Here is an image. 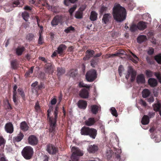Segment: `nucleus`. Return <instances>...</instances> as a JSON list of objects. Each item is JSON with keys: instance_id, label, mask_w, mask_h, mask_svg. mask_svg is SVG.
Here are the masks:
<instances>
[{"instance_id": "680f3d73", "label": "nucleus", "mask_w": 161, "mask_h": 161, "mask_svg": "<svg viewBox=\"0 0 161 161\" xmlns=\"http://www.w3.org/2000/svg\"><path fill=\"white\" fill-rule=\"evenodd\" d=\"M6 141L2 136H0V146L2 145H4Z\"/></svg>"}, {"instance_id": "de8ad7c7", "label": "nucleus", "mask_w": 161, "mask_h": 161, "mask_svg": "<svg viewBox=\"0 0 161 161\" xmlns=\"http://www.w3.org/2000/svg\"><path fill=\"white\" fill-rule=\"evenodd\" d=\"M33 69V67H31L29 70L25 73V77H29L31 74L32 73Z\"/></svg>"}, {"instance_id": "ddd939ff", "label": "nucleus", "mask_w": 161, "mask_h": 161, "mask_svg": "<svg viewBox=\"0 0 161 161\" xmlns=\"http://www.w3.org/2000/svg\"><path fill=\"white\" fill-rule=\"evenodd\" d=\"M62 18L61 17L57 15L55 16L51 22V24L52 26H56L61 22Z\"/></svg>"}, {"instance_id": "bf43d9fd", "label": "nucleus", "mask_w": 161, "mask_h": 161, "mask_svg": "<svg viewBox=\"0 0 161 161\" xmlns=\"http://www.w3.org/2000/svg\"><path fill=\"white\" fill-rule=\"evenodd\" d=\"M124 70L123 66L122 65H120L118 68V72L119 75L121 76L122 74V72Z\"/></svg>"}, {"instance_id": "c9c22d12", "label": "nucleus", "mask_w": 161, "mask_h": 161, "mask_svg": "<svg viewBox=\"0 0 161 161\" xmlns=\"http://www.w3.org/2000/svg\"><path fill=\"white\" fill-rule=\"evenodd\" d=\"M142 93V97L143 98H146L149 96L150 93L148 89H145L143 90Z\"/></svg>"}, {"instance_id": "f8f14e48", "label": "nucleus", "mask_w": 161, "mask_h": 161, "mask_svg": "<svg viewBox=\"0 0 161 161\" xmlns=\"http://www.w3.org/2000/svg\"><path fill=\"white\" fill-rule=\"evenodd\" d=\"M66 48L67 47L65 45L61 44L58 47L56 51L60 56H63L64 54V51Z\"/></svg>"}, {"instance_id": "7c9ffc66", "label": "nucleus", "mask_w": 161, "mask_h": 161, "mask_svg": "<svg viewBox=\"0 0 161 161\" xmlns=\"http://www.w3.org/2000/svg\"><path fill=\"white\" fill-rule=\"evenodd\" d=\"M99 108V107L97 105H91V110L92 113L93 114H96L98 112Z\"/></svg>"}, {"instance_id": "9d476101", "label": "nucleus", "mask_w": 161, "mask_h": 161, "mask_svg": "<svg viewBox=\"0 0 161 161\" xmlns=\"http://www.w3.org/2000/svg\"><path fill=\"white\" fill-rule=\"evenodd\" d=\"M128 73L131 75L130 81L133 82L135 79L136 75V72L133 69L131 66H129L127 71Z\"/></svg>"}, {"instance_id": "c85d7f7f", "label": "nucleus", "mask_w": 161, "mask_h": 161, "mask_svg": "<svg viewBox=\"0 0 161 161\" xmlns=\"http://www.w3.org/2000/svg\"><path fill=\"white\" fill-rule=\"evenodd\" d=\"M111 18V15L110 14H105L103 17L102 22L105 24H107L109 20Z\"/></svg>"}, {"instance_id": "a878e982", "label": "nucleus", "mask_w": 161, "mask_h": 161, "mask_svg": "<svg viewBox=\"0 0 161 161\" xmlns=\"http://www.w3.org/2000/svg\"><path fill=\"white\" fill-rule=\"evenodd\" d=\"M20 128L24 132H26L28 130L29 126L26 122L25 121L21 122L20 124Z\"/></svg>"}, {"instance_id": "58836bf2", "label": "nucleus", "mask_w": 161, "mask_h": 161, "mask_svg": "<svg viewBox=\"0 0 161 161\" xmlns=\"http://www.w3.org/2000/svg\"><path fill=\"white\" fill-rule=\"evenodd\" d=\"M43 31H41L40 30L39 31V37L38 39V44H42L43 42V38L42 36V32Z\"/></svg>"}, {"instance_id": "6e6d98bb", "label": "nucleus", "mask_w": 161, "mask_h": 161, "mask_svg": "<svg viewBox=\"0 0 161 161\" xmlns=\"http://www.w3.org/2000/svg\"><path fill=\"white\" fill-rule=\"evenodd\" d=\"M146 75L147 77H152L153 75V72L149 70H146Z\"/></svg>"}, {"instance_id": "338daca9", "label": "nucleus", "mask_w": 161, "mask_h": 161, "mask_svg": "<svg viewBox=\"0 0 161 161\" xmlns=\"http://www.w3.org/2000/svg\"><path fill=\"white\" fill-rule=\"evenodd\" d=\"M154 52V49L153 48H150L148 51L147 53L148 54L150 55H152Z\"/></svg>"}, {"instance_id": "c756f323", "label": "nucleus", "mask_w": 161, "mask_h": 161, "mask_svg": "<svg viewBox=\"0 0 161 161\" xmlns=\"http://www.w3.org/2000/svg\"><path fill=\"white\" fill-rule=\"evenodd\" d=\"M150 119L148 115H144L142 118L141 123L143 125H146L149 123Z\"/></svg>"}, {"instance_id": "0eeeda50", "label": "nucleus", "mask_w": 161, "mask_h": 161, "mask_svg": "<svg viewBox=\"0 0 161 161\" xmlns=\"http://www.w3.org/2000/svg\"><path fill=\"white\" fill-rule=\"evenodd\" d=\"M46 150L50 154H55L58 152V148L55 146L51 144H49L47 146Z\"/></svg>"}, {"instance_id": "5fc2aeb1", "label": "nucleus", "mask_w": 161, "mask_h": 161, "mask_svg": "<svg viewBox=\"0 0 161 161\" xmlns=\"http://www.w3.org/2000/svg\"><path fill=\"white\" fill-rule=\"evenodd\" d=\"M74 28L71 26L65 29L64 30V31L66 33H68L70 32L71 31H74Z\"/></svg>"}, {"instance_id": "ea45409f", "label": "nucleus", "mask_w": 161, "mask_h": 161, "mask_svg": "<svg viewBox=\"0 0 161 161\" xmlns=\"http://www.w3.org/2000/svg\"><path fill=\"white\" fill-rule=\"evenodd\" d=\"M38 3L39 4L42 5L43 6L46 7H49V5L47 3L46 0H39Z\"/></svg>"}, {"instance_id": "f03ea898", "label": "nucleus", "mask_w": 161, "mask_h": 161, "mask_svg": "<svg viewBox=\"0 0 161 161\" xmlns=\"http://www.w3.org/2000/svg\"><path fill=\"white\" fill-rule=\"evenodd\" d=\"M113 16L114 19L118 22H122L126 18L125 9L120 6L119 4L115 5L113 9Z\"/></svg>"}, {"instance_id": "13d9d810", "label": "nucleus", "mask_w": 161, "mask_h": 161, "mask_svg": "<svg viewBox=\"0 0 161 161\" xmlns=\"http://www.w3.org/2000/svg\"><path fill=\"white\" fill-rule=\"evenodd\" d=\"M130 53L134 57V58L136 59V60H135L132 58V61L134 63H137V61L139 60V58L138 57L131 52H130Z\"/></svg>"}, {"instance_id": "2eb2a0df", "label": "nucleus", "mask_w": 161, "mask_h": 161, "mask_svg": "<svg viewBox=\"0 0 161 161\" xmlns=\"http://www.w3.org/2000/svg\"><path fill=\"white\" fill-rule=\"evenodd\" d=\"M79 95L82 98H87L89 96V92L86 89L83 88L80 91Z\"/></svg>"}, {"instance_id": "49530a36", "label": "nucleus", "mask_w": 161, "mask_h": 161, "mask_svg": "<svg viewBox=\"0 0 161 161\" xmlns=\"http://www.w3.org/2000/svg\"><path fill=\"white\" fill-rule=\"evenodd\" d=\"M34 36L33 34L29 33L27 35L26 39L29 41H31L33 40Z\"/></svg>"}, {"instance_id": "b1692460", "label": "nucleus", "mask_w": 161, "mask_h": 161, "mask_svg": "<svg viewBox=\"0 0 161 161\" xmlns=\"http://www.w3.org/2000/svg\"><path fill=\"white\" fill-rule=\"evenodd\" d=\"M98 147L97 145L95 144L90 145H89L88 151L89 153H95L98 150Z\"/></svg>"}, {"instance_id": "39448f33", "label": "nucleus", "mask_w": 161, "mask_h": 161, "mask_svg": "<svg viewBox=\"0 0 161 161\" xmlns=\"http://www.w3.org/2000/svg\"><path fill=\"white\" fill-rule=\"evenodd\" d=\"M72 152L71 159L73 161H79V156H82L83 153L78 148L73 147L72 148Z\"/></svg>"}, {"instance_id": "09e8293b", "label": "nucleus", "mask_w": 161, "mask_h": 161, "mask_svg": "<svg viewBox=\"0 0 161 161\" xmlns=\"http://www.w3.org/2000/svg\"><path fill=\"white\" fill-rule=\"evenodd\" d=\"M36 21L38 25V26L40 28V30L41 31H43V27L42 25H40V23L41 21L40 19L39 18L38 16H36Z\"/></svg>"}, {"instance_id": "7ed1b4c3", "label": "nucleus", "mask_w": 161, "mask_h": 161, "mask_svg": "<svg viewBox=\"0 0 161 161\" xmlns=\"http://www.w3.org/2000/svg\"><path fill=\"white\" fill-rule=\"evenodd\" d=\"M58 114V107H56L53 113L54 117L50 116L48 120L49 125V130L50 133H53L54 134L55 132V128L57 126V119Z\"/></svg>"}, {"instance_id": "72a5a7b5", "label": "nucleus", "mask_w": 161, "mask_h": 161, "mask_svg": "<svg viewBox=\"0 0 161 161\" xmlns=\"http://www.w3.org/2000/svg\"><path fill=\"white\" fill-rule=\"evenodd\" d=\"M97 14L95 11H92L91 13L90 19L92 21H94L97 20Z\"/></svg>"}, {"instance_id": "dca6fc26", "label": "nucleus", "mask_w": 161, "mask_h": 161, "mask_svg": "<svg viewBox=\"0 0 161 161\" xmlns=\"http://www.w3.org/2000/svg\"><path fill=\"white\" fill-rule=\"evenodd\" d=\"M17 88V86L16 85H15L13 87V99L15 105H17L18 104V96L17 95L16 92Z\"/></svg>"}, {"instance_id": "412c9836", "label": "nucleus", "mask_w": 161, "mask_h": 161, "mask_svg": "<svg viewBox=\"0 0 161 161\" xmlns=\"http://www.w3.org/2000/svg\"><path fill=\"white\" fill-rule=\"evenodd\" d=\"M96 121L94 118L91 117L86 120L85 122V124L86 125L90 126L94 125Z\"/></svg>"}, {"instance_id": "bb28decb", "label": "nucleus", "mask_w": 161, "mask_h": 161, "mask_svg": "<svg viewBox=\"0 0 161 161\" xmlns=\"http://www.w3.org/2000/svg\"><path fill=\"white\" fill-rule=\"evenodd\" d=\"M148 83L151 87H154L157 86L158 82L157 80L154 78H150L148 80Z\"/></svg>"}, {"instance_id": "a211bd4d", "label": "nucleus", "mask_w": 161, "mask_h": 161, "mask_svg": "<svg viewBox=\"0 0 161 161\" xmlns=\"http://www.w3.org/2000/svg\"><path fill=\"white\" fill-rule=\"evenodd\" d=\"M97 130L93 128H90L88 136L93 139H95L97 135Z\"/></svg>"}, {"instance_id": "4468645a", "label": "nucleus", "mask_w": 161, "mask_h": 161, "mask_svg": "<svg viewBox=\"0 0 161 161\" xmlns=\"http://www.w3.org/2000/svg\"><path fill=\"white\" fill-rule=\"evenodd\" d=\"M86 56L83 58V59L84 60L88 59L92 57L95 54V52L93 50L88 49L86 51Z\"/></svg>"}, {"instance_id": "4d7b16f0", "label": "nucleus", "mask_w": 161, "mask_h": 161, "mask_svg": "<svg viewBox=\"0 0 161 161\" xmlns=\"http://www.w3.org/2000/svg\"><path fill=\"white\" fill-rule=\"evenodd\" d=\"M53 108L52 107H50L49 109L47 111V121L49 119V117H50V114L51 113V111L53 110Z\"/></svg>"}, {"instance_id": "79ce46f5", "label": "nucleus", "mask_w": 161, "mask_h": 161, "mask_svg": "<svg viewBox=\"0 0 161 161\" xmlns=\"http://www.w3.org/2000/svg\"><path fill=\"white\" fill-rule=\"evenodd\" d=\"M146 60L147 63L150 64H154V61L153 58L151 57L147 56L146 58Z\"/></svg>"}, {"instance_id": "864d4df0", "label": "nucleus", "mask_w": 161, "mask_h": 161, "mask_svg": "<svg viewBox=\"0 0 161 161\" xmlns=\"http://www.w3.org/2000/svg\"><path fill=\"white\" fill-rule=\"evenodd\" d=\"M77 8V6L75 5L73 6V7L69 9V12L70 15H72L73 13L75 11Z\"/></svg>"}, {"instance_id": "2f4dec72", "label": "nucleus", "mask_w": 161, "mask_h": 161, "mask_svg": "<svg viewBox=\"0 0 161 161\" xmlns=\"http://www.w3.org/2000/svg\"><path fill=\"white\" fill-rule=\"evenodd\" d=\"M22 0H15L13 2L11 7H15L17 6L19 7H21L22 5Z\"/></svg>"}, {"instance_id": "1a4fd4ad", "label": "nucleus", "mask_w": 161, "mask_h": 161, "mask_svg": "<svg viewBox=\"0 0 161 161\" xmlns=\"http://www.w3.org/2000/svg\"><path fill=\"white\" fill-rule=\"evenodd\" d=\"M54 67L52 63H47L44 66L45 72L48 74L52 73L53 72Z\"/></svg>"}, {"instance_id": "69168bd1", "label": "nucleus", "mask_w": 161, "mask_h": 161, "mask_svg": "<svg viewBox=\"0 0 161 161\" xmlns=\"http://www.w3.org/2000/svg\"><path fill=\"white\" fill-rule=\"evenodd\" d=\"M7 103L8 104L7 106V108L9 110H11L12 109V108L11 106V105L10 104L9 100L8 99H7L6 100Z\"/></svg>"}, {"instance_id": "6ab92c4d", "label": "nucleus", "mask_w": 161, "mask_h": 161, "mask_svg": "<svg viewBox=\"0 0 161 161\" xmlns=\"http://www.w3.org/2000/svg\"><path fill=\"white\" fill-rule=\"evenodd\" d=\"M6 131L10 134L12 133L14 131V127L13 124L10 122L7 123L5 126Z\"/></svg>"}, {"instance_id": "052dcab7", "label": "nucleus", "mask_w": 161, "mask_h": 161, "mask_svg": "<svg viewBox=\"0 0 161 161\" xmlns=\"http://www.w3.org/2000/svg\"><path fill=\"white\" fill-rule=\"evenodd\" d=\"M95 59L93 58L91 61V66L93 67H95L97 64V61Z\"/></svg>"}, {"instance_id": "603ef678", "label": "nucleus", "mask_w": 161, "mask_h": 161, "mask_svg": "<svg viewBox=\"0 0 161 161\" xmlns=\"http://www.w3.org/2000/svg\"><path fill=\"white\" fill-rule=\"evenodd\" d=\"M111 110L112 114L114 116L117 117L118 116V114L115 108L114 107H112L111 108Z\"/></svg>"}, {"instance_id": "cd10ccee", "label": "nucleus", "mask_w": 161, "mask_h": 161, "mask_svg": "<svg viewBox=\"0 0 161 161\" xmlns=\"http://www.w3.org/2000/svg\"><path fill=\"white\" fill-rule=\"evenodd\" d=\"M145 82V77L143 74L137 75L136 77V82L138 84H144Z\"/></svg>"}, {"instance_id": "c03bdc74", "label": "nucleus", "mask_w": 161, "mask_h": 161, "mask_svg": "<svg viewBox=\"0 0 161 161\" xmlns=\"http://www.w3.org/2000/svg\"><path fill=\"white\" fill-rule=\"evenodd\" d=\"M18 92L19 93V94L21 95L23 100H25V94L23 90L21 89H18Z\"/></svg>"}, {"instance_id": "4c0bfd02", "label": "nucleus", "mask_w": 161, "mask_h": 161, "mask_svg": "<svg viewBox=\"0 0 161 161\" xmlns=\"http://www.w3.org/2000/svg\"><path fill=\"white\" fill-rule=\"evenodd\" d=\"M21 15L24 19L26 21H27L30 16L29 13L25 11L22 13Z\"/></svg>"}, {"instance_id": "3c124183", "label": "nucleus", "mask_w": 161, "mask_h": 161, "mask_svg": "<svg viewBox=\"0 0 161 161\" xmlns=\"http://www.w3.org/2000/svg\"><path fill=\"white\" fill-rule=\"evenodd\" d=\"M78 0H64V3L65 5L66 6L68 5V3L70 2L71 3H75L78 1Z\"/></svg>"}, {"instance_id": "aec40b11", "label": "nucleus", "mask_w": 161, "mask_h": 161, "mask_svg": "<svg viewBox=\"0 0 161 161\" xmlns=\"http://www.w3.org/2000/svg\"><path fill=\"white\" fill-rule=\"evenodd\" d=\"M77 105L80 108L85 109L87 106V102L85 100H80L77 103Z\"/></svg>"}, {"instance_id": "f257e3e1", "label": "nucleus", "mask_w": 161, "mask_h": 161, "mask_svg": "<svg viewBox=\"0 0 161 161\" xmlns=\"http://www.w3.org/2000/svg\"><path fill=\"white\" fill-rule=\"evenodd\" d=\"M115 152L114 153L110 148H108L106 150L105 155L108 160L112 161H124L126 158L125 155L121 153V150L120 149L114 148Z\"/></svg>"}, {"instance_id": "20e7f679", "label": "nucleus", "mask_w": 161, "mask_h": 161, "mask_svg": "<svg viewBox=\"0 0 161 161\" xmlns=\"http://www.w3.org/2000/svg\"><path fill=\"white\" fill-rule=\"evenodd\" d=\"M22 155L25 159H30L33 154V148L29 146L25 147L21 152Z\"/></svg>"}, {"instance_id": "4be33fe9", "label": "nucleus", "mask_w": 161, "mask_h": 161, "mask_svg": "<svg viewBox=\"0 0 161 161\" xmlns=\"http://www.w3.org/2000/svg\"><path fill=\"white\" fill-rule=\"evenodd\" d=\"M147 23L141 21H139L137 24L138 29L140 31H143L147 27Z\"/></svg>"}, {"instance_id": "8fccbe9b", "label": "nucleus", "mask_w": 161, "mask_h": 161, "mask_svg": "<svg viewBox=\"0 0 161 161\" xmlns=\"http://www.w3.org/2000/svg\"><path fill=\"white\" fill-rule=\"evenodd\" d=\"M154 75L158 80L159 82L161 84V73L159 72H156Z\"/></svg>"}, {"instance_id": "e2e57ef3", "label": "nucleus", "mask_w": 161, "mask_h": 161, "mask_svg": "<svg viewBox=\"0 0 161 161\" xmlns=\"http://www.w3.org/2000/svg\"><path fill=\"white\" fill-rule=\"evenodd\" d=\"M155 112H149L148 114V116L149 118H153L154 117L155 115Z\"/></svg>"}, {"instance_id": "37998d69", "label": "nucleus", "mask_w": 161, "mask_h": 161, "mask_svg": "<svg viewBox=\"0 0 161 161\" xmlns=\"http://www.w3.org/2000/svg\"><path fill=\"white\" fill-rule=\"evenodd\" d=\"M83 12L81 11H78L76 12L75 17L77 19H81L82 18Z\"/></svg>"}, {"instance_id": "6e6552de", "label": "nucleus", "mask_w": 161, "mask_h": 161, "mask_svg": "<svg viewBox=\"0 0 161 161\" xmlns=\"http://www.w3.org/2000/svg\"><path fill=\"white\" fill-rule=\"evenodd\" d=\"M28 142L30 145L31 146H35L37 144L38 140V138L36 136L31 135L28 137Z\"/></svg>"}, {"instance_id": "0e129e2a", "label": "nucleus", "mask_w": 161, "mask_h": 161, "mask_svg": "<svg viewBox=\"0 0 161 161\" xmlns=\"http://www.w3.org/2000/svg\"><path fill=\"white\" fill-rule=\"evenodd\" d=\"M44 84L42 83H41L38 86V90H41L45 88Z\"/></svg>"}, {"instance_id": "473e14b6", "label": "nucleus", "mask_w": 161, "mask_h": 161, "mask_svg": "<svg viewBox=\"0 0 161 161\" xmlns=\"http://www.w3.org/2000/svg\"><path fill=\"white\" fill-rule=\"evenodd\" d=\"M11 65L12 69H16L18 66L19 63L17 59H14L11 61Z\"/></svg>"}, {"instance_id": "5701e85b", "label": "nucleus", "mask_w": 161, "mask_h": 161, "mask_svg": "<svg viewBox=\"0 0 161 161\" xmlns=\"http://www.w3.org/2000/svg\"><path fill=\"white\" fill-rule=\"evenodd\" d=\"M25 48L23 46H19L15 49L16 54L18 56L21 55L25 51Z\"/></svg>"}, {"instance_id": "9b49d317", "label": "nucleus", "mask_w": 161, "mask_h": 161, "mask_svg": "<svg viewBox=\"0 0 161 161\" xmlns=\"http://www.w3.org/2000/svg\"><path fill=\"white\" fill-rule=\"evenodd\" d=\"M156 99L157 100V102L153 105V110L156 112H159L161 116V103L158 99L157 98H156Z\"/></svg>"}, {"instance_id": "393cba45", "label": "nucleus", "mask_w": 161, "mask_h": 161, "mask_svg": "<svg viewBox=\"0 0 161 161\" xmlns=\"http://www.w3.org/2000/svg\"><path fill=\"white\" fill-rule=\"evenodd\" d=\"M90 129L89 127L84 126L81 129L80 133L82 135L88 136Z\"/></svg>"}, {"instance_id": "a19ab883", "label": "nucleus", "mask_w": 161, "mask_h": 161, "mask_svg": "<svg viewBox=\"0 0 161 161\" xmlns=\"http://www.w3.org/2000/svg\"><path fill=\"white\" fill-rule=\"evenodd\" d=\"M138 29V27L137 25L134 24H132L130 26V30L132 32H135L137 31Z\"/></svg>"}, {"instance_id": "e433bc0d", "label": "nucleus", "mask_w": 161, "mask_h": 161, "mask_svg": "<svg viewBox=\"0 0 161 161\" xmlns=\"http://www.w3.org/2000/svg\"><path fill=\"white\" fill-rule=\"evenodd\" d=\"M147 39V37L145 36L142 35L140 36L137 37V41L138 42L141 43L145 41Z\"/></svg>"}, {"instance_id": "774afa93", "label": "nucleus", "mask_w": 161, "mask_h": 161, "mask_svg": "<svg viewBox=\"0 0 161 161\" xmlns=\"http://www.w3.org/2000/svg\"><path fill=\"white\" fill-rule=\"evenodd\" d=\"M57 99L56 98H53L51 101V104L52 105H55L57 103Z\"/></svg>"}, {"instance_id": "f3484780", "label": "nucleus", "mask_w": 161, "mask_h": 161, "mask_svg": "<svg viewBox=\"0 0 161 161\" xmlns=\"http://www.w3.org/2000/svg\"><path fill=\"white\" fill-rule=\"evenodd\" d=\"M23 133L20 131L16 136L14 137L13 138V141L14 143L19 142L21 141L24 137Z\"/></svg>"}, {"instance_id": "f704fd0d", "label": "nucleus", "mask_w": 161, "mask_h": 161, "mask_svg": "<svg viewBox=\"0 0 161 161\" xmlns=\"http://www.w3.org/2000/svg\"><path fill=\"white\" fill-rule=\"evenodd\" d=\"M57 75L58 76H60L65 72V70L62 67H58L57 70Z\"/></svg>"}, {"instance_id": "423d86ee", "label": "nucleus", "mask_w": 161, "mask_h": 161, "mask_svg": "<svg viewBox=\"0 0 161 161\" xmlns=\"http://www.w3.org/2000/svg\"><path fill=\"white\" fill-rule=\"evenodd\" d=\"M97 76L96 71L91 69L87 72L86 75V78L87 81L92 82L96 80Z\"/></svg>"}, {"instance_id": "a18cd8bd", "label": "nucleus", "mask_w": 161, "mask_h": 161, "mask_svg": "<svg viewBox=\"0 0 161 161\" xmlns=\"http://www.w3.org/2000/svg\"><path fill=\"white\" fill-rule=\"evenodd\" d=\"M154 59L159 64H161V54H159L154 57Z\"/></svg>"}]
</instances>
